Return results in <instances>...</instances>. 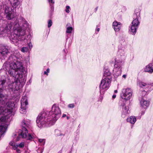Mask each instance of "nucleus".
<instances>
[{
  "mask_svg": "<svg viewBox=\"0 0 153 153\" xmlns=\"http://www.w3.org/2000/svg\"><path fill=\"white\" fill-rule=\"evenodd\" d=\"M16 151L18 153L20 152V150H19V149H17Z\"/></svg>",
  "mask_w": 153,
  "mask_h": 153,
  "instance_id": "obj_42",
  "label": "nucleus"
},
{
  "mask_svg": "<svg viewBox=\"0 0 153 153\" xmlns=\"http://www.w3.org/2000/svg\"><path fill=\"white\" fill-rule=\"evenodd\" d=\"M150 64L151 65H151L150 66L151 67V68L152 69V72H153V63H150Z\"/></svg>",
  "mask_w": 153,
  "mask_h": 153,
  "instance_id": "obj_36",
  "label": "nucleus"
},
{
  "mask_svg": "<svg viewBox=\"0 0 153 153\" xmlns=\"http://www.w3.org/2000/svg\"><path fill=\"white\" fill-rule=\"evenodd\" d=\"M121 62H116L114 65V68L113 70V74L114 77L116 78L121 74L122 66L123 65Z\"/></svg>",
  "mask_w": 153,
  "mask_h": 153,
  "instance_id": "obj_11",
  "label": "nucleus"
},
{
  "mask_svg": "<svg viewBox=\"0 0 153 153\" xmlns=\"http://www.w3.org/2000/svg\"><path fill=\"white\" fill-rule=\"evenodd\" d=\"M68 107L70 108H73L74 107V104L73 103L70 104L68 105Z\"/></svg>",
  "mask_w": 153,
  "mask_h": 153,
  "instance_id": "obj_33",
  "label": "nucleus"
},
{
  "mask_svg": "<svg viewBox=\"0 0 153 153\" xmlns=\"http://www.w3.org/2000/svg\"><path fill=\"white\" fill-rule=\"evenodd\" d=\"M31 39V36L30 34H28L27 37L25 36V39L22 40H19V41H23L25 42H27V43L28 46L29 48L31 49L32 48V45L30 42V40Z\"/></svg>",
  "mask_w": 153,
  "mask_h": 153,
  "instance_id": "obj_19",
  "label": "nucleus"
},
{
  "mask_svg": "<svg viewBox=\"0 0 153 153\" xmlns=\"http://www.w3.org/2000/svg\"><path fill=\"white\" fill-rule=\"evenodd\" d=\"M17 146L18 147H19L20 148H23L24 146V142H22L19 145H18Z\"/></svg>",
  "mask_w": 153,
  "mask_h": 153,
  "instance_id": "obj_30",
  "label": "nucleus"
},
{
  "mask_svg": "<svg viewBox=\"0 0 153 153\" xmlns=\"http://www.w3.org/2000/svg\"><path fill=\"white\" fill-rule=\"evenodd\" d=\"M116 95L115 94H114L113 95V96H112V98H113V99H114L116 98Z\"/></svg>",
  "mask_w": 153,
  "mask_h": 153,
  "instance_id": "obj_39",
  "label": "nucleus"
},
{
  "mask_svg": "<svg viewBox=\"0 0 153 153\" xmlns=\"http://www.w3.org/2000/svg\"><path fill=\"white\" fill-rule=\"evenodd\" d=\"M146 94V92L145 91H140V96L139 100L141 106L146 108H147L149 105V102L147 100H146L144 99L143 96Z\"/></svg>",
  "mask_w": 153,
  "mask_h": 153,
  "instance_id": "obj_12",
  "label": "nucleus"
},
{
  "mask_svg": "<svg viewBox=\"0 0 153 153\" xmlns=\"http://www.w3.org/2000/svg\"><path fill=\"white\" fill-rule=\"evenodd\" d=\"M66 8L65 10V12L67 13H69L70 12L69 9H70V6H66Z\"/></svg>",
  "mask_w": 153,
  "mask_h": 153,
  "instance_id": "obj_32",
  "label": "nucleus"
},
{
  "mask_svg": "<svg viewBox=\"0 0 153 153\" xmlns=\"http://www.w3.org/2000/svg\"><path fill=\"white\" fill-rule=\"evenodd\" d=\"M121 110V116L123 118L126 117L129 113L128 107L126 105L125 103L120 105Z\"/></svg>",
  "mask_w": 153,
  "mask_h": 153,
  "instance_id": "obj_17",
  "label": "nucleus"
},
{
  "mask_svg": "<svg viewBox=\"0 0 153 153\" xmlns=\"http://www.w3.org/2000/svg\"><path fill=\"white\" fill-rule=\"evenodd\" d=\"M132 96V91L129 88L123 89L121 94V97L126 101L129 100Z\"/></svg>",
  "mask_w": 153,
  "mask_h": 153,
  "instance_id": "obj_13",
  "label": "nucleus"
},
{
  "mask_svg": "<svg viewBox=\"0 0 153 153\" xmlns=\"http://www.w3.org/2000/svg\"><path fill=\"white\" fill-rule=\"evenodd\" d=\"M151 65L150 63L149 64L147 65L144 68V71L145 72H147L149 73H152V70L151 68Z\"/></svg>",
  "mask_w": 153,
  "mask_h": 153,
  "instance_id": "obj_24",
  "label": "nucleus"
},
{
  "mask_svg": "<svg viewBox=\"0 0 153 153\" xmlns=\"http://www.w3.org/2000/svg\"><path fill=\"white\" fill-rule=\"evenodd\" d=\"M138 84L140 87L142 88H145V87H148L147 84L142 82L140 81L139 82Z\"/></svg>",
  "mask_w": 153,
  "mask_h": 153,
  "instance_id": "obj_26",
  "label": "nucleus"
},
{
  "mask_svg": "<svg viewBox=\"0 0 153 153\" xmlns=\"http://www.w3.org/2000/svg\"><path fill=\"white\" fill-rule=\"evenodd\" d=\"M49 71H50L49 69L48 68L46 70V71H44V74H46L47 75H48V73L49 72Z\"/></svg>",
  "mask_w": 153,
  "mask_h": 153,
  "instance_id": "obj_34",
  "label": "nucleus"
},
{
  "mask_svg": "<svg viewBox=\"0 0 153 153\" xmlns=\"http://www.w3.org/2000/svg\"><path fill=\"white\" fill-rule=\"evenodd\" d=\"M118 57L115 59V62L121 61L123 63V61L126 57V54L124 48L121 45L118 46Z\"/></svg>",
  "mask_w": 153,
  "mask_h": 153,
  "instance_id": "obj_9",
  "label": "nucleus"
},
{
  "mask_svg": "<svg viewBox=\"0 0 153 153\" xmlns=\"http://www.w3.org/2000/svg\"><path fill=\"white\" fill-rule=\"evenodd\" d=\"M66 116V114H63L62 116V117H65Z\"/></svg>",
  "mask_w": 153,
  "mask_h": 153,
  "instance_id": "obj_40",
  "label": "nucleus"
},
{
  "mask_svg": "<svg viewBox=\"0 0 153 153\" xmlns=\"http://www.w3.org/2000/svg\"><path fill=\"white\" fill-rule=\"evenodd\" d=\"M28 50L29 49L28 47H23L21 49V51L23 53L27 52Z\"/></svg>",
  "mask_w": 153,
  "mask_h": 153,
  "instance_id": "obj_29",
  "label": "nucleus"
},
{
  "mask_svg": "<svg viewBox=\"0 0 153 153\" xmlns=\"http://www.w3.org/2000/svg\"><path fill=\"white\" fill-rule=\"evenodd\" d=\"M21 108L20 111L21 113L24 114L25 113L26 110L28 105L27 97L24 96H23L21 101Z\"/></svg>",
  "mask_w": 153,
  "mask_h": 153,
  "instance_id": "obj_14",
  "label": "nucleus"
},
{
  "mask_svg": "<svg viewBox=\"0 0 153 153\" xmlns=\"http://www.w3.org/2000/svg\"><path fill=\"white\" fill-rule=\"evenodd\" d=\"M2 119H3L2 117V116H1V120Z\"/></svg>",
  "mask_w": 153,
  "mask_h": 153,
  "instance_id": "obj_47",
  "label": "nucleus"
},
{
  "mask_svg": "<svg viewBox=\"0 0 153 153\" xmlns=\"http://www.w3.org/2000/svg\"><path fill=\"white\" fill-rule=\"evenodd\" d=\"M112 26L116 32H118L121 29L122 25L120 22L115 21L113 23Z\"/></svg>",
  "mask_w": 153,
  "mask_h": 153,
  "instance_id": "obj_18",
  "label": "nucleus"
},
{
  "mask_svg": "<svg viewBox=\"0 0 153 153\" xmlns=\"http://www.w3.org/2000/svg\"><path fill=\"white\" fill-rule=\"evenodd\" d=\"M144 113H145V111H142L141 112V115L144 114Z\"/></svg>",
  "mask_w": 153,
  "mask_h": 153,
  "instance_id": "obj_38",
  "label": "nucleus"
},
{
  "mask_svg": "<svg viewBox=\"0 0 153 153\" xmlns=\"http://www.w3.org/2000/svg\"><path fill=\"white\" fill-rule=\"evenodd\" d=\"M44 140L43 139H39V141L40 143H42L43 142V141Z\"/></svg>",
  "mask_w": 153,
  "mask_h": 153,
  "instance_id": "obj_37",
  "label": "nucleus"
},
{
  "mask_svg": "<svg viewBox=\"0 0 153 153\" xmlns=\"http://www.w3.org/2000/svg\"><path fill=\"white\" fill-rule=\"evenodd\" d=\"M15 56H10L7 62L4 63L3 65L5 66L8 73L10 76L17 79L8 85L9 90L14 93L25 85L26 80L27 71L24 67L22 62L16 61Z\"/></svg>",
  "mask_w": 153,
  "mask_h": 153,
  "instance_id": "obj_1",
  "label": "nucleus"
},
{
  "mask_svg": "<svg viewBox=\"0 0 153 153\" xmlns=\"http://www.w3.org/2000/svg\"><path fill=\"white\" fill-rule=\"evenodd\" d=\"M140 12L138 10L135 11L133 14V20L131 22V25L130 27V29L129 30L130 33L132 35H134L137 31L140 24L139 20L140 19Z\"/></svg>",
  "mask_w": 153,
  "mask_h": 153,
  "instance_id": "obj_7",
  "label": "nucleus"
},
{
  "mask_svg": "<svg viewBox=\"0 0 153 153\" xmlns=\"http://www.w3.org/2000/svg\"><path fill=\"white\" fill-rule=\"evenodd\" d=\"M55 134L57 136H64V134L62 133L61 131L58 130H55Z\"/></svg>",
  "mask_w": 153,
  "mask_h": 153,
  "instance_id": "obj_27",
  "label": "nucleus"
},
{
  "mask_svg": "<svg viewBox=\"0 0 153 153\" xmlns=\"http://www.w3.org/2000/svg\"><path fill=\"white\" fill-rule=\"evenodd\" d=\"M7 128V127L6 125H0V136H2L6 132Z\"/></svg>",
  "mask_w": 153,
  "mask_h": 153,
  "instance_id": "obj_21",
  "label": "nucleus"
},
{
  "mask_svg": "<svg viewBox=\"0 0 153 153\" xmlns=\"http://www.w3.org/2000/svg\"><path fill=\"white\" fill-rule=\"evenodd\" d=\"M4 108L3 106L1 105H0V115H5L6 116L7 114H6L5 111H7V110H4Z\"/></svg>",
  "mask_w": 153,
  "mask_h": 153,
  "instance_id": "obj_25",
  "label": "nucleus"
},
{
  "mask_svg": "<svg viewBox=\"0 0 153 153\" xmlns=\"http://www.w3.org/2000/svg\"><path fill=\"white\" fill-rule=\"evenodd\" d=\"M31 125L30 121L28 119H25L22 120L21 123L22 130L19 131V136L17 137L16 140L18 141L19 140V137L21 136L22 138L25 139L29 143L32 141L35 138L36 136L34 134L28 133L27 128L29 127Z\"/></svg>",
  "mask_w": 153,
  "mask_h": 153,
  "instance_id": "obj_4",
  "label": "nucleus"
},
{
  "mask_svg": "<svg viewBox=\"0 0 153 153\" xmlns=\"http://www.w3.org/2000/svg\"><path fill=\"white\" fill-rule=\"evenodd\" d=\"M7 101L5 104H4L2 106L4 108V110H7L5 111L6 114H10L12 111L13 108L14 106V103L11 102Z\"/></svg>",
  "mask_w": 153,
  "mask_h": 153,
  "instance_id": "obj_15",
  "label": "nucleus"
},
{
  "mask_svg": "<svg viewBox=\"0 0 153 153\" xmlns=\"http://www.w3.org/2000/svg\"><path fill=\"white\" fill-rule=\"evenodd\" d=\"M10 52L8 47L5 46L1 45L0 47V54L2 56L1 59H4L7 54Z\"/></svg>",
  "mask_w": 153,
  "mask_h": 153,
  "instance_id": "obj_16",
  "label": "nucleus"
},
{
  "mask_svg": "<svg viewBox=\"0 0 153 153\" xmlns=\"http://www.w3.org/2000/svg\"><path fill=\"white\" fill-rule=\"evenodd\" d=\"M73 30V28L71 27H68L67 28L66 32L67 33H71L72 31Z\"/></svg>",
  "mask_w": 153,
  "mask_h": 153,
  "instance_id": "obj_28",
  "label": "nucleus"
},
{
  "mask_svg": "<svg viewBox=\"0 0 153 153\" xmlns=\"http://www.w3.org/2000/svg\"><path fill=\"white\" fill-rule=\"evenodd\" d=\"M117 90H114V92L115 93H117Z\"/></svg>",
  "mask_w": 153,
  "mask_h": 153,
  "instance_id": "obj_43",
  "label": "nucleus"
},
{
  "mask_svg": "<svg viewBox=\"0 0 153 153\" xmlns=\"http://www.w3.org/2000/svg\"><path fill=\"white\" fill-rule=\"evenodd\" d=\"M127 121L131 124H134L136 121V119L135 117L131 116L128 118Z\"/></svg>",
  "mask_w": 153,
  "mask_h": 153,
  "instance_id": "obj_23",
  "label": "nucleus"
},
{
  "mask_svg": "<svg viewBox=\"0 0 153 153\" xmlns=\"http://www.w3.org/2000/svg\"><path fill=\"white\" fill-rule=\"evenodd\" d=\"M112 79L104 78L102 80L100 85V93L108 89L110 86Z\"/></svg>",
  "mask_w": 153,
  "mask_h": 153,
  "instance_id": "obj_10",
  "label": "nucleus"
},
{
  "mask_svg": "<svg viewBox=\"0 0 153 153\" xmlns=\"http://www.w3.org/2000/svg\"><path fill=\"white\" fill-rule=\"evenodd\" d=\"M8 2L4 1L3 3V6L5 7L4 12L6 18L11 21H5L2 27L0 28V35L2 36H8L17 30V28L19 26L18 20L13 10L16 8L20 4L19 0H8Z\"/></svg>",
  "mask_w": 153,
  "mask_h": 153,
  "instance_id": "obj_2",
  "label": "nucleus"
},
{
  "mask_svg": "<svg viewBox=\"0 0 153 153\" xmlns=\"http://www.w3.org/2000/svg\"><path fill=\"white\" fill-rule=\"evenodd\" d=\"M22 25L17 28V30H15L14 34L11 35L10 39L13 43L16 44L19 40H22L25 39V30L28 27L29 24L23 18H22Z\"/></svg>",
  "mask_w": 153,
  "mask_h": 153,
  "instance_id": "obj_3",
  "label": "nucleus"
},
{
  "mask_svg": "<svg viewBox=\"0 0 153 153\" xmlns=\"http://www.w3.org/2000/svg\"><path fill=\"white\" fill-rule=\"evenodd\" d=\"M63 51H64L65 53H66V50L65 49L63 50Z\"/></svg>",
  "mask_w": 153,
  "mask_h": 153,
  "instance_id": "obj_45",
  "label": "nucleus"
},
{
  "mask_svg": "<svg viewBox=\"0 0 153 153\" xmlns=\"http://www.w3.org/2000/svg\"><path fill=\"white\" fill-rule=\"evenodd\" d=\"M103 76L106 78H109L110 79H112L111 76V74L110 72L109 69L107 67H105L103 69Z\"/></svg>",
  "mask_w": 153,
  "mask_h": 153,
  "instance_id": "obj_20",
  "label": "nucleus"
},
{
  "mask_svg": "<svg viewBox=\"0 0 153 153\" xmlns=\"http://www.w3.org/2000/svg\"><path fill=\"white\" fill-rule=\"evenodd\" d=\"M7 75L6 71L4 69L0 70V103L1 105H3L7 100V96L6 94L2 93L4 88L5 86V84L6 82V75Z\"/></svg>",
  "mask_w": 153,
  "mask_h": 153,
  "instance_id": "obj_6",
  "label": "nucleus"
},
{
  "mask_svg": "<svg viewBox=\"0 0 153 153\" xmlns=\"http://www.w3.org/2000/svg\"><path fill=\"white\" fill-rule=\"evenodd\" d=\"M49 117H51L53 122L56 121L60 117L61 111L58 105L56 104L53 105L51 111L49 112Z\"/></svg>",
  "mask_w": 153,
  "mask_h": 153,
  "instance_id": "obj_8",
  "label": "nucleus"
},
{
  "mask_svg": "<svg viewBox=\"0 0 153 153\" xmlns=\"http://www.w3.org/2000/svg\"><path fill=\"white\" fill-rule=\"evenodd\" d=\"M126 75H123V78H126Z\"/></svg>",
  "mask_w": 153,
  "mask_h": 153,
  "instance_id": "obj_41",
  "label": "nucleus"
},
{
  "mask_svg": "<svg viewBox=\"0 0 153 153\" xmlns=\"http://www.w3.org/2000/svg\"><path fill=\"white\" fill-rule=\"evenodd\" d=\"M98 9V7H97L95 9V11H97Z\"/></svg>",
  "mask_w": 153,
  "mask_h": 153,
  "instance_id": "obj_44",
  "label": "nucleus"
},
{
  "mask_svg": "<svg viewBox=\"0 0 153 153\" xmlns=\"http://www.w3.org/2000/svg\"><path fill=\"white\" fill-rule=\"evenodd\" d=\"M69 117H67V120H68L69 119Z\"/></svg>",
  "mask_w": 153,
  "mask_h": 153,
  "instance_id": "obj_46",
  "label": "nucleus"
},
{
  "mask_svg": "<svg viewBox=\"0 0 153 153\" xmlns=\"http://www.w3.org/2000/svg\"><path fill=\"white\" fill-rule=\"evenodd\" d=\"M100 28L98 27V25L96 26V28L95 30L96 31H97L98 32L100 31Z\"/></svg>",
  "mask_w": 153,
  "mask_h": 153,
  "instance_id": "obj_35",
  "label": "nucleus"
},
{
  "mask_svg": "<svg viewBox=\"0 0 153 153\" xmlns=\"http://www.w3.org/2000/svg\"><path fill=\"white\" fill-rule=\"evenodd\" d=\"M36 123L37 126L42 128L45 126H51L54 124L51 117L45 112L40 114L37 117Z\"/></svg>",
  "mask_w": 153,
  "mask_h": 153,
  "instance_id": "obj_5",
  "label": "nucleus"
},
{
  "mask_svg": "<svg viewBox=\"0 0 153 153\" xmlns=\"http://www.w3.org/2000/svg\"><path fill=\"white\" fill-rule=\"evenodd\" d=\"M52 25V22L51 20H49L48 22V27H50Z\"/></svg>",
  "mask_w": 153,
  "mask_h": 153,
  "instance_id": "obj_31",
  "label": "nucleus"
},
{
  "mask_svg": "<svg viewBox=\"0 0 153 153\" xmlns=\"http://www.w3.org/2000/svg\"><path fill=\"white\" fill-rule=\"evenodd\" d=\"M48 1L50 4V12L51 13L53 12L54 10V4L55 2L54 0H48Z\"/></svg>",
  "mask_w": 153,
  "mask_h": 153,
  "instance_id": "obj_22",
  "label": "nucleus"
}]
</instances>
